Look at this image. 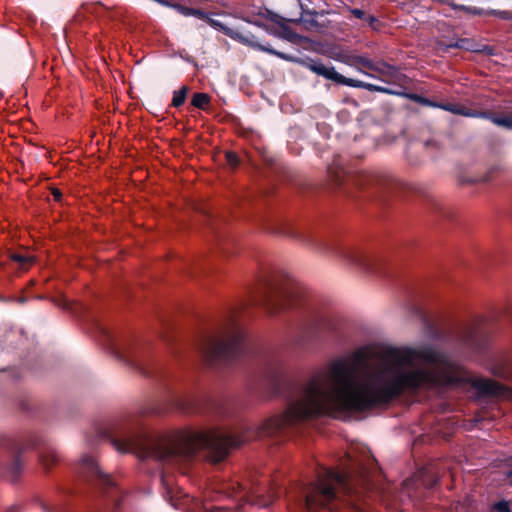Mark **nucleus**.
Returning a JSON list of instances; mask_svg holds the SVG:
<instances>
[{
    "mask_svg": "<svg viewBox=\"0 0 512 512\" xmlns=\"http://www.w3.org/2000/svg\"><path fill=\"white\" fill-rule=\"evenodd\" d=\"M179 10L184 15H200L201 14L197 10L189 9V8H184V7H180Z\"/></svg>",
    "mask_w": 512,
    "mask_h": 512,
    "instance_id": "a878e982",
    "label": "nucleus"
},
{
    "mask_svg": "<svg viewBox=\"0 0 512 512\" xmlns=\"http://www.w3.org/2000/svg\"><path fill=\"white\" fill-rule=\"evenodd\" d=\"M243 338L242 328L237 323L231 322L218 336L204 339L198 348L199 353L207 362L228 358L237 352Z\"/></svg>",
    "mask_w": 512,
    "mask_h": 512,
    "instance_id": "f03ea898",
    "label": "nucleus"
},
{
    "mask_svg": "<svg viewBox=\"0 0 512 512\" xmlns=\"http://www.w3.org/2000/svg\"><path fill=\"white\" fill-rule=\"evenodd\" d=\"M351 13H352L356 18L363 19V20H365V18H366V16H367V15L365 14V12H364V11H362V10H360V9H353V10L351 11Z\"/></svg>",
    "mask_w": 512,
    "mask_h": 512,
    "instance_id": "bb28decb",
    "label": "nucleus"
},
{
    "mask_svg": "<svg viewBox=\"0 0 512 512\" xmlns=\"http://www.w3.org/2000/svg\"><path fill=\"white\" fill-rule=\"evenodd\" d=\"M59 459L58 452L53 448H46L40 455L41 463L48 468Z\"/></svg>",
    "mask_w": 512,
    "mask_h": 512,
    "instance_id": "4468645a",
    "label": "nucleus"
},
{
    "mask_svg": "<svg viewBox=\"0 0 512 512\" xmlns=\"http://www.w3.org/2000/svg\"><path fill=\"white\" fill-rule=\"evenodd\" d=\"M318 484L316 492L306 496V504L308 507L315 505L324 506L335 497V489L332 482H318Z\"/></svg>",
    "mask_w": 512,
    "mask_h": 512,
    "instance_id": "6e6552de",
    "label": "nucleus"
},
{
    "mask_svg": "<svg viewBox=\"0 0 512 512\" xmlns=\"http://www.w3.org/2000/svg\"><path fill=\"white\" fill-rule=\"evenodd\" d=\"M364 21L370 28L374 30L378 28L379 21L374 16L367 15Z\"/></svg>",
    "mask_w": 512,
    "mask_h": 512,
    "instance_id": "5701e85b",
    "label": "nucleus"
},
{
    "mask_svg": "<svg viewBox=\"0 0 512 512\" xmlns=\"http://www.w3.org/2000/svg\"><path fill=\"white\" fill-rule=\"evenodd\" d=\"M226 161L231 167H236L239 163L238 157L233 152H226L225 154Z\"/></svg>",
    "mask_w": 512,
    "mask_h": 512,
    "instance_id": "4be33fe9",
    "label": "nucleus"
},
{
    "mask_svg": "<svg viewBox=\"0 0 512 512\" xmlns=\"http://www.w3.org/2000/svg\"><path fill=\"white\" fill-rule=\"evenodd\" d=\"M508 477H512V469H508L505 471Z\"/></svg>",
    "mask_w": 512,
    "mask_h": 512,
    "instance_id": "c756f323",
    "label": "nucleus"
},
{
    "mask_svg": "<svg viewBox=\"0 0 512 512\" xmlns=\"http://www.w3.org/2000/svg\"><path fill=\"white\" fill-rule=\"evenodd\" d=\"M460 341L471 350L480 349L481 337L474 328L465 329L460 335Z\"/></svg>",
    "mask_w": 512,
    "mask_h": 512,
    "instance_id": "f8f14e48",
    "label": "nucleus"
},
{
    "mask_svg": "<svg viewBox=\"0 0 512 512\" xmlns=\"http://www.w3.org/2000/svg\"><path fill=\"white\" fill-rule=\"evenodd\" d=\"M279 35L289 41H297L299 39L298 34L284 24L280 25Z\"/></svg>",
    "mask_w": 512,
    "mask_h": 512,
    "instance_id": "a211bd4d",
    "label": "nucleus"
},
{
    "mask_svg": "<svg viewBox=\"0 0 512 512\" xmlns=\"http://www.w3.org/2000/svg\"><path fill=\"white\" fill-rule=\"evenodd\" d=\"M52 194H53V196H54L55 200H57V201H58V200H60V199H61V195H62V194H61V192H60L58 189H53V190H52Z\"/></svg>",
    "mask_w": 512,
    "mask_h": 512,
    "instance_id": "cd10ccee",
    "label": "nucleus"
},
{
    "mask_svg": "<svg viewBox=\"0 0 512 512\" xmlns=\"http://www.w3.org/2000/svg\"><path fill=\"white\" fill-rule=\"evenodd\" d=\"M443 108L447 111H450L454 114H459V115H464V116H471V117H475L476 114L474 113H470L466 108L464 107H458V106H454V105H445L443 106Z\"/></svg>",
    "mask_w": 512,
    "mask_h": 512,
    "instance_id": "412c9836",
    "label": "nucleus"
},
{
    "mask_svg": "<svg viewBox=\"0 0 512 512\" xmlns=\"http://www.w3.org/2000/svg\"><path fill=\"white\" fill-rule=\"evenodd\" d=\"M465 383L484 395L512 398L505 386L473 377L435 346H362L333 359V413L364 412L404 393Z\"/></svg>",
    "mask_w": 512,
    "mask_h": 512,
    "instance_id": "f257e3e1",
    "label": "nucleus"
},
{
    "mask_svg": "<svg viewBox=\"0 0 512 512\" xmlns=\"http://www.w3.org/2000/svg\"><path fill=\"white\" fill-rule=\"evenodd\" d=\"M209 102V97L205 93H196L193 96L192 104L197 108H204Z\"/></svg>",
    "mask_w": 512,
    "mask_h": 512,
    "instance_id": "aec40b11",
    "label": "nucleus"
},
{
    "mask_svg": "<svg viewBox=\"0 0 512 512\" xmlns=\"http://www.w3.org/2000/svg\"><path fill=\"white\" fill-rule=\"evenodd\" d=\"M188 89L186 87H182L179 91L174 92L172 104L175 107L182 105L186 99V94Z\"/></svg>",
    "mask_w": 512,
    "mask_h": 512,
    "instance_id": "6ab92c4d",
    "label": "nucleus"
},
{
    "mask_svg": "<svg viewBox=\"0 0 512 512\" xmlns=\"http://www.w3.org/2000/svg\"><path fill=\"white\" fill-rule=\"evenodd\" d=\"M340 61L355 68L358 72H360L368 77H372V78L376 77L373 74L367 73L361 69V67H364V68H367L370 70L371 67H373V62L366 57L353 55V54H343L340 57Z\"/></svg>",
    "mask_w": 512,
    "mask_h": 512,
    "instance_id": "9d476101",
    "label": "nucleus"
},
{
    "mask_svg": "<svg viewBox=\"0 0 512 512\" xmlns=\"http://www.w3.org/2000/svg\"><path fill=\"white\" fill-rule=\"evenodd\" d=\"M335 257L347 270L358 274H369L373 271V259L363 251L356 249H339L335 251Z\"/></svg>",
    "mask_w": 512,
    "mask_h": 512,
    "instance_id": "20e7f679",
    "label": "nucleus"
},
{
    "mask_svg": "<svg viewBox=\"0 0 512 512\" xmlns=\"http://www.w3.org/2000/svg\"><path fill=\"white\" fill-rule=\"evenodd\" d=\"M372 71L376 72L378 78L387 83H396L401 79V73L393 66L386 63L374 64L371 67Z\"/></svg>",
    "mask_w": 512,
    "mask_h": 512,
    "instance_id": "9b49d317",
    "label": "nucleus"
},
{
    "mask_svg": "<svg viewBox=\"0 0 512 512\" xmlns=\"http://www.w3.org/2000/svg\"><path fill=\"white\" fill-rule=\"evenodd\" d=\"M492 122L498 126H502L508 129H512V115L507 116H493Z\"/></svg>",
    "mask_w": 512,
    "mask_h": 512,
    "instance_id": "f3484780",
    "label": "nucleus"
},
{
    "mask_svg": "<svg viewBox=\"0 0 512 512\" xmlns=\"http://www.w3.org/2000/svg\"><path fill=\"white\" fill-rule=\"evenodd\" d=\"M211 24L213 26H216V27H219L221 30L224 31V33L226 35H228L229 37L245 44V45H248L252 48H257L261 51H265V52H268L270 54H273V55H276L280 58H285V55L281 52H278L272 48H270L269 46H265V45H261L257 40L256 38L251 35L250 33H243L237 29H233V28H228L224 25H222L221 23H219L218 21L216 20H211L210 21Z\"/></svg>",
    "mask_w": 512,
    "mask_h": 512,
    "instance_id": "0eeeda50",
    "label": "nucleus"
},
{
    "mask_svg": "<svg viewBox=\"0 0 512 512\" xmlns=\"http://www.w3.org/2000/svg\"><path fill=\"white\" fill-rule=\"evenodd\" d=\"M453 46L457 47V48H463V49H466V50H471V51H486L487 53H491V49H489L488 47H484V49L481 50L479 48H476L467 39H461V40L457 41Z\"/></svg>",
    "mask_w": 512,
    "mask_h": 512,
    "instance_id": "dca6fc26",
    "label": "nucleus"
},
{
    "mask_svg": "<svg viewBox=\"0 0 512 512\" xmlns=\"http://www.w3.org/2000/svg\"><path fill=\"white\" fill-rule=\"evenodd\" d=\"M371 184L387 192H396L406 187V183L401 178L390 173L374 175L371 179Z\"/></svg>",
    "mask_w": 512,
    "mask_h": 512,
    "instance_id": "1a4fd4ad",
    "label": "nucleus"
},
{
    "mask_svg": "<svg viewBox=\"0 0 512 512\" xmlns=\"http://www.w3.org/2000/svg\"><path fill=\"white\" fill-rule=\"evenodd\" d=\"M21 467H22V461H21L20 457L17 456L14 459L11 469L13 470V473H17L18 471H20Z\"/></svg>",
    "mask_w": 512,
    "mask_h": 512,
    "instance_id": "393cba45",
    "label": "nucleus"
},
{
    "mask_svg": "<svg viewBox=\"0 0 512 512\" xmlns=\"http://www.w3.org/2000/svg\"><path fill=\"white\" fill-rule=\"evenodd\" d=\"M11 259L18 262L21 266V268H26L27 266L34 263L35 258L33 255L30 254H12Z\"/></svg>",
    "mask_w": 512,
    "mask_h": 512,
    "instance_id": "2eb2a0df",
    "label": "nucleus"
},
{
    "mask_svg": "<svg viewBox=\"0 0 512 512\" xmlns=\"http://www.w3.org/2000/svg\"><path fill=\"white\" fill-rule=\"evenodd\" d=\"M309 69L317 75L323 76L326 79L332 80L338 84L346 85L349 87L355 88H363L368 91L374 92H383V93H392L391 90L384 88L382 86H377L371 83H366L360 80L347 78L342 74L338 73L334 67L326 66L322 63H312L309 65Z\"/></svg>",
    "mask_w": 512,
    "mask_h": 512,
    "instance_id": "7ed1b4c3",
    "label": "nucleus"
},
{
    "mask_svg": "<svg viewBox=\"0 0 512 512\" xmlns=\"http://www.w3.org/2000/svg\"><path fill=\"white\" fill-rule=\"evenodd\" d=\"M350 475L331 468L321 467L316 480H346Z\"/></svg>",
    "mask_w": 512,
    "mask_h": 512,
    "instance_id": "ddd939ff",
    "label": "nucleus"
},
{
    "mask_svg": "<svg viewBox=\"0 0 512 512\" xmlns=\"http://www.w3.org/2000/svg\"><path fill=\"white\" fill-rule=\"evenodd\" d=\"M499 15L502 17V18H507L508 17V13L507 12H500Z\"/></svg>",
    "mask_w": 512,
    "mask_h": 512,
    "instance_id": "c85d7f7f",
    "label": "nucleus"
},
{
    "mask_svg": "<svg viewBox=\"0 0 512 512\" xmlns=\"http://www.w3.org/2000/svg\"><path fill=\"white\" fill-rule=\"evenodd\" d=\"M292 297V286L273 285L263 292L259 302L266 311L273 315L285 307L284 302Z\"/></svg>",
    "mask_w": 512,
    "mask_h": 512,
    "instance_id": "423d86ee",
    "label": "nucleus"
},
{
    "mask_svg": "<svg viewBox=\"0 0 512 512\" xmlns=\"http://www.w3.org/2000/svg\"><path fill=\"white\" fill-rule=\"evenodd\" d=\"M76 476L86 480H111L114 476L104 469L97 459L89 454H83L73 465Z\"/></svg>",
    "mask_w": 512,
    "mask_h": 512,
    "instance_id": "39448f33",
    "label": "nucleus"
},
{
    "mask_svg": "<svg viewBox=\"0 0 512 512\" xmlns=\"http://www.w3.org/2000/svg\"><path fill=\"white\" fill-rule=\"evenodd\" d=\"M495 509L499 512H510L509 504L506 501H499L496 503Z\"/></svg>",
    "mask_w": 512,
    "mask_h": 512,
    "instance_id": "b1692460",
    "label": "nucleus"
}]
</instances>
